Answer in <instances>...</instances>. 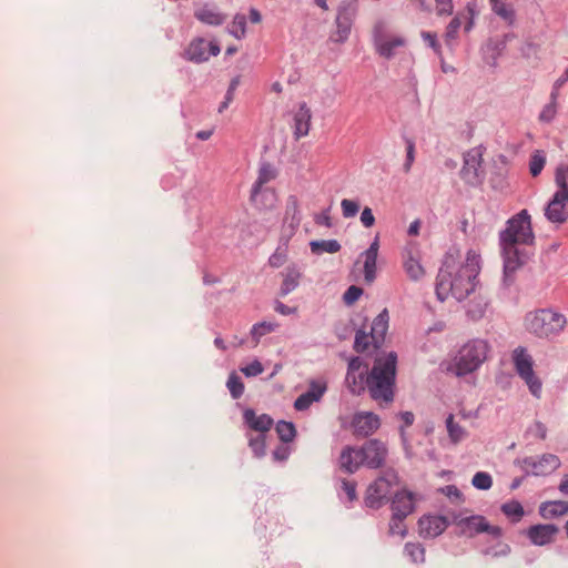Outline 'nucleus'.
Here are the masks:
<instances>
[{
	"label": "nucleus",
	"instance_id": "obj_9",
	"mask_svg": "<svg viewBox=\"0 0 568 568\" xmlns=\"http://www.w3.org/2000/svg\"><path fill=\"white\" fill-rule=\"evenodd\" d=\"M484 148L476 146L467 151L464 155V165L460 171L463 180L466 183L476 185L484 179L483 156Z\"/></svg>",
	"mask_w": 568,
	"mask_h": 568
},
{
	"label": "nucleus",
	"instance_id": "obj_47",
	"mask_svg": "<svg viewBox=\"0 0 568 568\" xmlns=\"http://www.w3.org/2000/svg\"><path fill=\"white\" fill-rule=\"evenodd\" d=\"M341 207L343 216L346 219L354 217L359 210L358 203L348 199L342 200Z\"/></svg>",
	"mask_w": 568,
	"mask_h": 568
},
{
	"label": "nucleus",
	"instance_id": "obj_7",
	"mask_svg": "<svg viewBox=\"0 0 568 568\" xmlns=\"http://www.w3.org/2000/svg\"><path fill=\"white\" fill-rule=\"evenodd\" d=\"M276 178V170L270 163H263L258 169L257 179L251 191V201L255 206H262V199L267 200L270 207H276L277 196L271 189H264L263 185Z\"/></svg>",
	"mask_w": 568,
	"mask_h": 568
},
{
	"label": "nucleus",
	"instance_id": "obj_22",
	"mask_svg": "<svg viewBox=\"0 0 568 568\" xmlns=\"http://www.w3.org/2000/svg\"><path fill=\"white\" fill-rule=\"evenodd\" d=\"M379 250V236H375L364 255V276L366 282L372 283L376 277V261Z\"/></svg>",
	"mask_w": 568,
	"mask_h": 568
},
{
	"label": "nucleus",
	"instance_id": "obj_50",
	"mask_svg": "<svg viewBox=\"0 0 568 568\" xmlns=\"http://www.w3.org/2000/svg\"><path fill=\"white\" fill-rule=\"evenodd\" d=\"M527 433L540 440H545L547 438V427L539 420H536L532 425H530Z\"/></svg>",
	"mask_w": 568,
	"mask_h": 568
},
{
	"label": "nucleus",
	"instance_id": "obj_28",
	"mask_svg": "<svg viewBox=\"0 0 568 568\" xmlns=\"http://www.w3.org/2000/svg\"><path fill=\"white\" fill-rule=\"evenodd\" d=\"M567 513L568 501L565 500L544 501L539 506V514L545 519H551L555 517L564 516Z\"/></svg>",
	"mask_w": 568,
	"mask_h": 568
},
{
	"label": "nucleus",
	"instance_id": "obj_64",
	"mask_svg": "<svg viewBox=\"0 0 568 568\" xmlns=\"http://www.w3.org/2000/svg\"><path fill=\"white\" fill-rule=\"evenodd\" d=\"M443 491L448 496V497H456V498H459L460 497V493L458 490V488L454 485H448L446 486Z\"/></svg>",
	"mask_w": 568,
	"mask_h": 568
},
{
	"label": "nucleus",
	"instance_id": "obj_24",
	"mask_svg": "<svg viewBox=\"0 0 568 568\" xmlns=\"http://www.w3.org/2000/svg\"><path fill=\"white\" fill-rule=\"evenodd\" d=\"M244 419L252 430L263 435H265L273 425V419L268 415L262 414L257 416L252 409H246L244 412Z\"/></svg>",
	"mask_w": 568,
	"mask_h": 568
},
{
	"label": "nucleus",
	"instance_id": "obj_43",
	"mask_svg": "<svg viewBox=\"0 0 568 568\" xmlns=\"http://www.w3.org/2000/svg\"><path fill=\"white\" fill-rule=\"evenodd\" d=\"M501 511L507 516L514 518L515 521H518L524 516V508L520 503L513 500L506 503L501 506Z\"/></svg>",
	"mask_w": 568,
	"mask_h": 568
},
{
	"label": "nucleus",
	"instance_id": "obj_41",
	"mask_svg": "<svg viewBox=\"0 0 568 568\" xmlns=\"http://www.w3.org/2000/svg\"><path fill=\"white\" fill-rule=\"evenodd\" d=\"M405 554L415 564L425 561V549L420 544L407 542L405 545Z\"/></svg>",
	"mask_w": 568,
	"mask_h": 568
},
{
	"label": "nucleus",
	"instance_id": "obj_57",
	"mask_svg": "<svg viewBox=\"0 0 568 568\" xmlns=\"http://www.w3.org/2000/svg\"><path fill=\"white\" fill-rule=\"evenodd\" d=\"M453 9V0H436V11L438 16H449Z\"/></svg>",
	"mask_w": 568,
	"mask_h": 568
},
{
	"label": "nucleus",
	"instance_id": "obj_58",
	"mask_svg": "<svg viewBox=\"0 0 568 568\" xmlns=\"http://www.w3.org/2000/svg\"><path fill=\"white\" fill-rule=\"evenodd\" d=\"M422 38L428 43V45L434 49V51L442 57V49L437 41L436 34L427 31L422 32Z\"/></svg>",
	"mask_w": 568,
	"mask_h": 568
},
{
	"label": "nucleus",
	"instance_id": "obj_25",
	"mask_svg": "<svg viewBox=\"0 0 568 568\" xmlns=\"http://www.w3.org/2000/svg\"><path fill=\"white\" fill-rule=\"evenodd\" d=\"M491 11L499 17L507 26H514L516 11L509 0H488Z\"/></svg>",
	"mask_w": 568,
	"mask_h": 568
},
{
	"label": "nucleus",
	"instance_id": "obj_1",
	"mask_svg": "<svg viewBox=\"0 0 568 568\" xmlns=\"http://www.w3.org/2000/svg\"><path fill=\"white\" fill-rule=\"evenodd\" d=\"M479 255L469 251L464 263L447 258L439 270L436 283V295L440 301L454 297L465 300L475 291L479 273Z\"/></svg>",
	"mask_w": 568,
	"mask_h": 568
},
{
	"label": "nucleus",
	"instance_id": "obj_61",
	"mask_svg": "<svg viewBox=\"0 0 568 568\" xmlns=\"http://www.w3.org/2000/svg\"><path fill=\"white\" fill-rule=\"evenodd\" d=\"M361 222L365 227H372L375 223V217L371 207H365L361 213Z\"/></svg>",
	"mask_w": 568,
	"mask_h": 568
},
{
	"label": "nucleus",
	"instance_id": "obj_62",
	"mask_svg": "<svg viewBox=\"0 0 568 568\" xmlns=\"http://www.w3.org/2000/svg\"><path fill=\"white\" fill-rule=\"evenodd\" d=\"M274 310L282 315H291L297 312V307H290L282 302H276Z\"/></svg>",
	"mask_w": 568,
	"mask_h": 568
},
{
	"label": "nucleus",
	"instance_id": "obj_35",
	"mask_svg": "<svg viewBox=\"0 0 568 568\" xmlns=\"http://www.w3.org/2000/svg\"><path fill=\"white\" fill-rule=\"evenodd\" d=\"M519 377L525 382L530 394L536 398H540L542 393V383L535 371L520 375Z\"/></svg>",
	"mask_w": 568,
	"mask_h": 568
},
{
	"label": "nucleus",
	"instance_id": "obj_16",
	"mask_svg": "<svg viewBox=\"0 0 568 568\" xmlns=\"http://www.w3.org/2000/svg\"><path fill=\"white\" fill-rule=\"evenodd\" d=\"M361 450L364 458V465L369 468L381 467L387 454L386 446L377 439L366 442Z\"/></svg>",
	"mask_w": 568,
	"mask_h": 568
},
{
	"label": "nucleus",
	"instance_id": "obj_44",
	"mask_svg": "<svg viewBox=\"0 0 568 568\" xmlns=\"http://www.w3.org/2000/svg\"><path fill=\"white\" fill-rule=\"evenodd\" d=\"M248 437V445L251 449L253 450L254 455L256 457H262L265 455V435L257 434L256 436H253L251 434L247 435Z\"/></svg>",
	"mask_w": 568,
	"mask_h": 568
},
{
	"label": "nucleus",
	"instance_id": "obj_38",
	"mask_svg": "<svg viewBox=\"0 0 568 568\" xmlns=\"http://www.w3.org/2000/svg\"><path fill=\"white\" fill-rule=\"evenodd\" d=\"M229 32L236 39H242L246 34V17L242 13H236L229 28Z\"/></svg>",
	"mask_w": 568,
	"mask_h": 568
},
{
	"label": "nucleus",
	"instance_id": "obj_59",
	"mask_svg": "<svg viewBox=\"0 0 568 568\" xmlns=\"http://www.w3.org/2000/svg\"><path fill=\"white\" fill-rule=\"evenodd\" d=\"M342 489L346 494L349 501H354L357 498L355 481L344 479L342 481Z\"/></svg>",
	"mask_w": 568,
	"mask_h": 568
},
{
	"label": "nucleus",
	"instance_id": "obj_56",
	"mask_svg": "<svg viewBox=\"0 0 568 568\" xmlns=\"http://www.w3.org/2000/svg\"><path fill=\"white\" fill-rule=\"evenodd\" d=\"M347 373H366V376L369 374L367 365H364L359 357H354L349 361Z\"/></svg>",
	"mask_w": 568,
	"mask_h": 568
},
{
	"label": "nucleus",
	"instance_id": "obj_2",
	"mask_svg": "<svg viewBox=\"0 0 568 568\" xmlns=\"http://www.w3.org/2000/svg\"><path fill=\"white\" fill-rule=\"evenodd\" d=\"M499 241L504 255V271L508 276L528 260L526 246H531L535 242L531 217L527 210H521L507 221Z\"/></svg>",
	"mask_w": 568,
	"mask_h": 568
},
{
	"label": "nucleus",
	"instance_id": "obj_29",
	"mask_svg": "<svg viewBox=\"0 0 568 568\" xmlns=\"http://www.w3.org/2000/svg\"><path fill=\"white\" fill-rule=\"evenodd\" d=\"M189 60L194 62H203L209 60L207 42L202 39L193 40L185 52Z\"/></svg>",
	"mask_w": 568,
	"mask_h": 568
},
{
	"label": "nucleus",
	"instance_id": "obj_36",
	"mask_svg": "<svg viewBox=\"0 0 568 568\" xmlns=\"http://www.w3.org/2000/svg\"><path fill=\"white\" fill-rule=\"evenodd\" d=\"M301 274L298 271L292 268L287 270L284 274V280L281 286V294L287 295L298 286Z\"/></svg>",
	"mask_w": 568,
	"mask_h": 568
},
{
	"label": "nucleus",
	"instance_id": "obj_45",
	"mask_svg": "<svg viewBox=\"0 0 568 568\" xmlns=\"http://www.w3.org/2000/svg\"><path fill=\"white\" fill-rule=\"evenodd\" d=\"M546 164V156L541 151H536L529 162V171L532 176H537Z\"/></svg>",
	"mask_w": 568,
	"mask_h": 568
},
{
	"label": "nucleus",
	"instance_id": "obj_13",
	"mask_svg": "<svg viewBox=\"0 0 568 568\" xmlns=\"http://www.w3.org/2000/svg\"><path fill=\"white\" fill-rule=\"evenodd\" d=\"M326 390L327 383L325 379H311L308 389L295 399L294 408L298 412L307 409L313 403L320 402Z\"/></svg>",
	"mask_w": 568,
	"mask_h": 568
},
{
	"label": "nucleus",
	"instance_id": "obj_18",
	"mask_svg": "<svg viewBox=\"0 0 568 568\" xmlns=\"http://www.w3.org/2000/svg\"><path fill=\"white\" fill-rule=\"evenodd\" d=\"M374 43L376 52L381 57L389 59L396 53L398 48H402L406 44V41L403 37L399 36H383L381 33H376Z\"/></svg>",
	"mask_w": 568,
	"mask_h": 568
},
{
	"label": "nucleus",
	"instance_id": "obj_27",
	"mask_svg": "<svg viewBox=\"0 0 568 568\" xmlns=\"http://www.w3.org/2000/svg\"><path fill=\"white\" fill-rule=\"evenodd\" d=\"M403 266L407 276L413 281L420 280L425 274V270L419 260L415 256L413 250L405 251L403 255Z\"/></svg>",
	"mask_w": 568,
	"mask_h": 568
},
{
	"label": "nucleus",
	"instance_id": "obj_3",
	"mask_svg": "<svg viewBox=\"0 0 568 568\" xmlns=\"http://www.w3.org/2000/svg\"><path fill=\"white\" fill-rule=\"evenodd\" d=\"M396 363L397 356L393 352L377 357L366 377L368 393L379 406L388 405L394 400Z\"/></svg>",
	"mask_w": 568,
	"mask_h": 568
},
{
	"label": "nucleus",
	"instance_id": "obj_31",
	"mask_svg": "<svg viewBox=\"0 0 568 568\" xmlns=\"http://www.w3.org/2000/svg\"><path fill=\"white\" fill-rule=\"evenodd\" d=\"M194 16L201 22L209 26H220L225 21V16L215 9L204 6L194 12Z\"/></svg>",
	"mask_w": 568,
	"mask_h": 568
},
{
	"label": "nucleus",
	"instance_id": "obj_11",
	"mask_svg": "<svg viewBox=\"0 0 568 568\" xmlns=\"http://www.w3.org/2000/svg\"><path fill=\"white\" fill-rule=\"evenodd\" d=\"M381 426L378 415L372 412H357L351 420L352 433L356 437H367L374 434Z\"/></svg>",
	"mask_w": 568,
	"mask_h": 568
},
{
	"label": "nucleus",
	"instance_id": "obj_55",
	"mask_svg": "<svg viewBox=\"0 0 568 568\" xmlns=\"http://www.w3.org/2000/svg\"><path fill=\"white\" fill-rule=\"evenodd\" d=\"M557 113V105L555 103H548L544 106L539 114V120L542 122H550Z\"/></svg>",
	"mask_w": 568,
	"mask_h": 568
},
{
	"label": "nucleus",
	"instance_id": "obj_10",
	"mask_svg": "<svg viewBox=\"0 0 568 568\" xmlns=\"http://www.w3.org/2000/svg\"><path fill=\"white\" fill-rule=\"evenodd\" d=\"M521 464L534 476H547L557 470L561 465L559 457L554 454H542L537 458L526 457Z\"/></svg>",
	"mask_w": 568,
	"mask_h": 568
},
{
	"label": "nucleus",
	"instance_id": "obj_6",
	"mask_svg": "<svg viewBox=\"0 0 568 568\" xmlns=\"http://www.w3.org/2000/svg\"><path fill=\"white\" fill-rule=\"evenodd\" d=\"M358 12L357 0H342L336 10L335 30L331 33V41L344 43L352 31L353 23Z\"/></svg>",
	"mask_w": 568,
	"mask_h": 568
},
{
	"label": "nucleus",
	"instance_id": "obj_4",
	"mask_svg": "<svg viewBox=\"0 0 568 568\" xmlns=\"http://www.w3.org/2000/svg\"><path fill=\"white\" fill-rule=\"evenodd\" d=\"M567 324L566 317L551 310H538L530 312L525 317V326L528 332L538 337H552L558 335Z\"/></svg>",
	"mask_w": 568,
	"mask_h": 568
},
{
	"label": "nucleus",
	"instance_id": "obj_30",
	"mask_svg": "<svg viewBox=\"0 0 568 568\" xmlns=\"http://www.w3.org/2000/svg\"><path fill=\"white\" fill-rule=\"evenodd\" d=\"M388 312L387 310H384L373 321L371 337L375 344L383 342L388 328Z\"/></svg>",
	"mask_w": 568,
	"mask_h": 568
},
{
	"label": "nucleus",
	"instance_id": "obj_48",
	"mask_svg": "<svg viewBox=\"0 0 568 568\" xmlns=\"http://www.w3.org/2000/svg\"><path fill=\"white\" fill-rule=\"evenodd\" d=\"M404 518L405 517L397 516L395 513H393V517L389 521V532L392 535H399L402 537L405 536L406 530L403 524Z\"/></svg>",
	"mask_w": 568,
	"mask_h": 568
},
{
	"label": "nucleus",
	"instance_id": "obj_52",
	"mask_svg": "<svg viewBox=\"0 0 568 568\" xmlns=\"http://www.w3.org/2000/svg\"><path fill=\"white\" fill-rule=\"evenodd\" d=\"M363 290L358 286L352 285L344 293L343 300L347 305L355 303L362 295Z\"/></svg>",
	"mask_w": 568,
	"mask_h": 568
},
{
	"label": "nucleus",
	"instance_id": "obj_33",
	"mask_svg": "<svg viewBox=\"0 0 568 568\" xmlns=\"http://www.w3.org/2000/svg\"><path fill=\"white\" fill-rule=\"evenodd\" d=\"M448 436L454 444H457L467 437L466 429L455 422L454 415H449L446 419Z\"/></svg>",
	"mask_w": 568,
	"mask_h": 568
},
{
	"label": "nucleus",
	"instance_id": "obj_63",
	"mask_svg": "<svg viewBox=\"0 0 568 568\" xmlns=\"http://www.w3.org/2000/svg\"><path fill=\"white\" fill-rule=\"evenodd\" d=\"M273 457L276 460H285L288 457V449L286 447L277 448L273 452Z\"/></svg>",
	"mask_w": 568,
	"mask_h": 568
},
{
	"label": "nucleus",
	"instance_id": "obj_32",
	"mask_svg": "<svg viewBox=\"0 0 568 568\" xmlns=\"http://www.w3.org/2000/svg\"><path fill=\"white\" fill-rule=\"evenodd\" d=\"M366 373H347L346 384L352 394L359 395L366 387Z\"/></svg>",
	"mask_w": 568,
	"mask_h": 568
},
{
	"label": "nucleus",
	"instance_id": "obj_53",
	"mask_svg": "<svg viewBox=\"0 0 568 568\" xmlns=\"http://www.w3.org/2000/svg\"><path fill=\"white\" fill-rule=\"evenodd\" d=\"M241 371L245 376L252 377L262 374L264 368L258 361H253L251 364L246 365L245 367H242Z\"/></svg>",
	"mask_w": 568,
	"mask_h": 568
},
{
	"label": "nucleus",
	"instance_id": "obj_15",
	"mask_svg": "<svg viewBox=\"0 0 568 568\" xmlns=\"http://www.w3.org/2000/svg\"><path fill=\"white\" fill-rule=\"evenodd\" d=\"M298 204L295 196H290L286 204L285 216L281 229V240L290 241L300 225Z\"/></svg>",
	"mask_w": 568,
	"mask_h": 568
},
{
	"label": "nucleus",
	"instance_id": "obj_17",
	"mask_svg": "<svg viewBox=\"0 0 568 568\" xmlns=\"http://www.w3.org/2000/svg\"><path fill=\"white\" fill-rule=\"evenodd\" d=\"M448 526L444 516H423L418 521L419 535L425 538H435L443 534Z\"/></svg>",
	"mask_w": 568,
	"mask_h": 568
},
{
	"label": "nucleus",
	"instance_id": "obj_34",
	"mask_svg": "<svg viewBox=\"0 0 568 568\" xmlns=\"http://www.w3.org/2000/svg\"><path fill=\"white\" fill-rule=\"evenodd\" d=\"M310 246L314 254L337 253L341 250V244L336 240L312 241Z\"/></svg>",
	"mask_w": 568,
	"mask_h": 568
},
{
	"label": "nucleus",
	"instance_id": "obj_14",
	"mask_svg": "<svg viewBox=\"0 0 568 568\" xmlns=\"http://www.w3.org/2000/svg\"><path fill=\"white\" fill-rule=\"evenodd\" d=\"M546 219L554 224H564L568 220V195L556 193L545 207Z\"/></svg>",
	"mask_w": 568,
	"mask_h": 568
},
{
	"label": "nucleus",
	"instance_id": "obj_42",
	"mask_svg": "<svg viewBox=\"0 0 568 568\" xmlns=\"http://www.w3.org/2000/svg\"><path fill=\"white\" fill-rule=\"evenodd\" d=\"M226 386H227V388H229V390L231 393V396L234 399L240 398L243 395V393H244V384L241 381L240 376H237L235 373H232L229 376Z\"/></svg>",
	"mask_w": 568,
	"mask_h": 568
},
{
	"label": "nucleus",
	"instance_id": "obj_40",
	"mask_svg": "<svg viewBox=\"0 0 568 568\" xmlns=\"http://www.w3.org/2000/svg\"><path fill=\"white\" fill-rule=\"evenodd\" d=\"M278 437L284 443H290L296 435V429L293 423L281 420L276 425Z\"/></svg>",
	"mask_w": 568,
	"mask_h": 568
},
{
	"label": "nucleus",
	"instance_id": "obj_8",
	"mask_svg": "<svg viewBox=\"0 0 568 568\" xmlns=\"http://www.w3.org/2000/svg\"><path fill=\"white\" fill-rule=\"evenodd\" d=\"M453 523L459 528V532L467 537H474L480 532H488L493 536H500V528L497 526H490L485 517L479 515L463 516L456 515L453 518Z\"/></svg>",
	"mask_w": 568,
	"mask_h": 568
},
{
	"label": "nucleus",
	"instance_id": "obj_51",
	"mask_svg": "<svg viewBox=\"0 0 568 568\" xmlns=\"http://www.w3.org/2000/svg\"><path fill=\"white\" fill-rule=\"evenodd\" d=\"M369 339H372L371 335L366 334L364 331H357L354 342L355 349L357 352L366 351L369 345Z\"/></svg>",
	"mask_w": 568,
	"mask_h": 568
},
{
	"label": "nucleus",
	"instance_id": "obj_12",
	"mask_svg": "<svg viewBox=\"0 0 568 568\" xmlns=\"http://www.w3.org/2000/svg\"><path fill=\"white\" fill-rule=\"evenodd\" d=\"M396 475L387 473L385 476L379 477L371 484L366 490L365 503L369 507H378L381 503L387 498L389 487L396 480Z\"/></svg>",
	"mask_w": 568,
	"mask_h": 568
},
{
	"label": "nucleus",
	"instance_id": "obj_19",
	"mask_svg": "<svg viewBox=\"0 0 568 568\" xmlns=\"http://www.w3.org/2000/svg\"><path fill=\"white\" fill-rule=\"evenodd\" d=\"M559 529L552 524H539L529 527L527 536L530 541L536 546H545L551 544L555 540Z\"/></svg>",
	"mask_w": 568,
	"mask_h": 568
},
{
	"label": "nucleus",
	"instance_id": "obj_23",
	"mask_svg": "<svg viewBox=\"0 0 568 568\" xmlns=\"http://www.w3.org/2000/svg\"><path fill=\"white\" fill-rule=\"evenodd\" d=\"M511 361L518 376L534 371V359L526 347H516L511 353Z\"/></svg>",
	"mask_w": 568,
	"mask_h": 568
},
{
	"label": "nucleus",
	"instance_id": "obj_60",
	"mask_svg": "<svg viewBox=\"0 0 568 568\" xmlns=\"http://www.w3.org/2000/svg\"><path fill=\"white\" fill-rule=\"evenodd\" d=\"M462 26V21L459 19V17H455L448 24L447 27V30H446V39L447 40H453L456 38L457 36V32L459 30Z\"/></svg>",
	"mask_w": 568,
	"mask_h": 568
},
{
	"label": "nucleus",
	"instance_id": "obj_5",
	"mask_svg": "<svg viewBox=\"0 0 568 568\" xmlns=\"http://www.w3.org/2000/svg\"><path fill=\"white\" fill-rule=\"evenodd\" d=\"M488 344L483 339L466 343L455 357V363L448 367L457 376H464L476 371L487 358Z\"/></svg>",
	"mask_w": 568,
	"mask_h": 568
},
{
	"label": "nucleus",
	"instance_id": "obj_49",
	"mask_svg": "<svg viewBox=\"0 0 568 568\" xmlns=\"http://www.w3.org/2000/svg\"><path fill=\"white\" fill-rule=\"evenodd\" d=\"M415 161V143L413 140H406V160L403 164V169L405 173H408L413 166Z\"/></svg>",
	"mask_w": 568,
	"mask_h": 568
},
{
	"label": "nucleus",
	"instance_id": "obj_26",
	"mask_svg": "<svg viewBox=\"0 0 568 568\" xmlns=\"http://www.w3.org/2000/svg\"><path fill=\"white\" fill-rule=\"evenodd\" d=\"M392 509L397 516L407 517L414 510L413 494L406 490L397 493L393 499Z\"/></svg>",
	"mask_w": 568,
	"mask_h": 568
},
{
	"label": "nucleus",
	"instance_id": "obj_54",
	"mask_svg": "<svg viewBox=\"0 0 568 568\" xmlns=\"http://www.w3.org/2000/svg\"><path fill=\"white\" fill-rule=\"evenodd\" d=\"M399 417L404 423V426L400 427V437H402L403 444L406 446L407 439H406V434H405L404 427H408V426L413 425V423L415 420V416L412 412H403L399 414Z\"/></svg>",
	"mask_w": 568,
	"mask_h": 568
},
{
	"label": "nucleus",
	"instance_id": "obj_46",
	"mask_svg": "<svg viewBox=\"0 0 568 568\" xmlns=\"http://www.w3.org/2000/svg\"><path fill=\"white\" fill-rule=\"evenodd\" d=\"M471 484L477 488L481 490H487L493 485L491 476L488 473L485 471H478L474 475L471 479Z\"/></svg>",
	"mask_w": 568,
	"mask_h": 568
},
{
	"label": "nucleus",
	"instance_id": "obj_39",
	"mask_svg": "<svg viewBox=\"0 0 568 568\" xmlns=\"http://www.w3.org/2000/svg\"><path fill=\"white\" fill-rule=\"evenodd\" d=\"M278 327L275 322H261L253 325L251 334L255 339V344L258 343L260 338L268 333L274 332Z\"/></svg>",
	"mask_w": 568,
	"mask_h": 568
},
{
	"label": "nucleus",
	"instance_id": "obj_20",
	"mask_svg": "<svg viewBox=\"0 0 568 568\" xmlns=\"http://www.w3.org/2000/svg\"><path fill=\"white\" fill-rule=\"evenodd\" d=\"M312 112L306 102L298 103L297 110L294 112V136L296 140L308 134L311 129Z\"/></svg>",
	"mask_w": 568,
	"mask_h": 568
},
{
	"label": "nucleus",
	"instance_id": "obj_37",
	"mask_svg": "<svg viewBox=\"0 0 568 568\" xmlns=\"http://www.w3.org/2000/svg\"><path fill=\"white\" fill-rule=\"evenodd\" d=\"M555 183L556 193L568 195V164H561L556 169Z\"/></svg>",
	"mask_w": 568,
	"mask_h": 568
},
{
	"label": "nucleus",
	"instance_id": "obj_21",
	"mask_svg": "<svg viewBox=\"0 0 568 568\" xmlns=\"http://www.w3.org/2000/svg\"><path fill=\"white\" fill-rule=\"evenodd\" d=\"M338 465L341 469L346 473H355L362 465H364L362 450L355 449L351 446L344 447L338 458Z\"/></svg>",
	"mask_w": 568,
	"mask_h": 568
}]
</instances>
